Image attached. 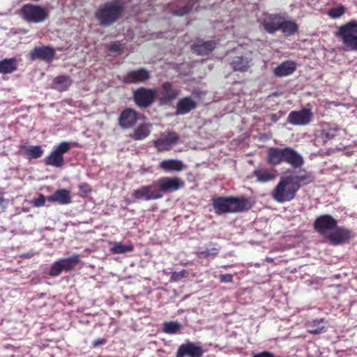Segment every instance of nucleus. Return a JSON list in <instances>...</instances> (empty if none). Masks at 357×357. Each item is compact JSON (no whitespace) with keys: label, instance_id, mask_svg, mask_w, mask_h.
<instances>
[{"label":"nucleus","instance_id":"nucleus-15","mask_svg":"<svg viewBox=\"0 0 357 357\" xmlns=\"http://www.w3.org/2000/svg\"><path fill=\"white\" fill-rule=\"evenodd\" d=\"M140 118V114L135 109L130 107H126L123 109L118 117V125L123 129H130L134 128Z\"/></svg>","mask_w":357,"mask_h":357},{"label":"nucleus","instance_id":"nucleus-48","mask_svg":"<svg viewBox=\"0 0 357 357\" xmlns=\"http://www.w3.org/2000/svg\"><path fill=\"white\" fill-rule=\"evenodd\" d=\"M107 342V340L106 339H104V338H98L97 340H95L93 342H92V346L93 347H97L100 345H102V344H105V343Z\"/></svg>","mask_w":357,"mask_h":357},{"label":"nucleus","instance_id":"nucleus-36","mask_svg":"<svg viewBox=\"0 0 357 357\" xmlns=\"http://www.w3.org/2000/svg\"><path fill=\"white\" fill-rule=\"evenodd\" d=\"M134 250V246L132 244L123 245L121 242H115L110 248L113 254H124Z\"/></svg>","mask_w":357,"mask_h":357},{"label":"nucleus","instance_id":"nucleus-43","mask_svg":"<svg viewBox=\"0 0 357 357\" xmlns=\"http://www.w3.org/2000/svg\"><path fill=\"white\" fill-rule=\"evenodd\" d=\"M191 6L188 4L185 5L182 8L175 10L173 11V14L178 16H183L190 13L191 10Z\"/></svg>","mask_w":357,"mask_h":357},{"label":"nucleus","instance_id":"nucleus-26","mask_svg":"<svg viewBox=\"0 0 357 357\" xmlns=\"http://www.w3.org/2000/svg\"><path fill=\"white\" fill-rule=\"evenodd\" d=\"M197 107V103L191 97L180 99L176 104V114L185 115Z\"/></svg>","mask_w":357,"mask_h":357},{"label":"nucleus","instance_id":"nucleus-23","mask_svg":"<svg viewBox=\"0 0 357 357\" xmlns=\"http://www.w3.org/2000/svg\"><path fill=\"white\" fill-rule=\"evenodd\" d=\"M299 170L295 172L294 175L288 176V178H290V181L294 183V185H298L299 189L301 188L302 185H308L313 182L314 176L312 172L307 171L305 169L298 168Z\"/></svg>","mask_w":357,"mask_h":357},{"label":"nucleus","instance_id":"nucleus-1","mask_svg":"<svg viewBox=\"0 0 357 357\" xmlns=\"http://www.w3.org/2000/svg\"><path fill=\"white\" fill-rule=\"evenodd\" d=\"M184 187L185 181L180 177L162 176L151 185L135 190L132 196L137 199L155 200L162 198L165 194L177 191Z\"/></svg>","mask_w":357,"mask_h":357},{"label":"nucleus","instance_id":"nucleus-50","mask_svg":"<svg viewBox=\"0 0 357 357\" xmlns=\"http://www.w3.org/2000/svg\"><path fill=\"white\" fill-rule=\"evenodd\" d=\"M4 202L5 199L3 198V194L0 193V208H1L3 206Z\"/></svg>","mask_w":357,"mask_h":357},{"label":"nucleus","instance_id":"nucleus-37","mask_svg":"<svg viewBox=\"0 0 357 357\" xmlns=\"http://www.w3.org/2000/svg\"><path fill=\"white\" fill-rule=\"evenodd\" d=\"M181 328L180 324L176 321H169L164 324L163 331L167 334L176 333Z\"/></svg>","mask_w":357,"mask_h":357},{"label":"nucleus","instance_id":"nucleus-12","mask_svg":"<svg viewBox=\"0 0 357 357\" xmlns=\"http://www.w3.org/2000/svg\"><path fill=\"white\" fill-rule=\"evenodd\" d=\"M181 90L170 82H165L160 86L157 99L160 105H168L180 96Z\"/></svg>","mask_w":357,"mask_h":357},{"label":"nucleus","instance_id":"nucleus-16","mask_svg":"<svg viewBox=\"0 0 357 357\" xmlns=\"http://www.w3.org/2000/svg\"><path fill=\"white\" fill-rule=\"evenodd\" d=\"M337 225V220L331 215L324 214L316 218L313 227L319 234L327 236Z\"/></svg>","mask_w":357,"mask_h":357},{"label":"nucleus","instance_id":"nucleus-29","mask_svg":"<svg viewBox=\"0 0 357 357\" xmlns=\"http://www.w3.org/2000/svg\"><path fill=\"white\" fill-rule=\"evenodd\" d=\"M338 129L337 128L327 127L322 129L316 136L319 143L325 144L327 142L333 139L337 135Z\"/></svg>","mask_w":357,"mask_h":357},{"label":"nucleus","instance_id":"nucleus-3","mask_svg":"<svg viewBox=\"0 0 357 357\" xmlns=\"http://www.w3.org/2000/svg\"><path fill=\"white\" fill-rule=\"evenodd\" d=\"M125 11V3L121 0L107 1L100 4L94 16L98 24L109 27L118 22Z\"/></svg>","mask_w":357,"mask_h":357},{"label":"nucleus","instance_id":"nucleus-41","mask_svg":"<svg viewBox=\"0 0 357 357\" xmlns=\"http://www.w3.org/2000/svg\"><path fill=\"white\" fill-rule=\"evenodd\" d=\"M78 188L79 190V195L80 197H86L92 192L91 185L86 182L80 183L78 185Z\"/></svg>","mask_w":357,"mask_h":357},{"label":"nucleus","instance_id":"nucleus-31","mask_svg":"<svg viewBox=\"0 0 357 357\" xmlns=\"http://www.w3.org/2000/svg\"><path fill=\"white\" fill-rule=\"evenodd\" d=\"M59 260L65 272H70L74 270L75 267L81 261L79 255L77 254H74L67 258H61Z\"/></svg>","mask_w":357,"mask_h":357},{"label":"nucleus","instance_id":"nucleus-13","mask_svg":"<svg viewBox=\"0 0 357 357\" xmlns=\"http://www.w3.org/2000/svg\"><path fill=\"white\" fill-rule=\"evenodd\" d=\"M179 135L174 131L167 130L160 134L159 138L153 142L154 147L159 152H164L172 149L179 140Z\"/></svg>","mask_w":357,"mask_h":357},{"label":"nucleus","instance_id":"nucleus-9","mask_svg":"<svg viewBox=\"0 0 357 357\" xmlns=\"http://www.w3.org/2000/svg\"><path fill=\"white\" fill-rule=\"evenodd\" d=\"M133 100L140 108H147L153 105L157 98L155 89L139 87L133 91Z\"/></svg>","mask_w":357,"mask_h":357},{"label":"nucleus","instance_id":"nucleus-20","mask_svg":"<svg viewBox=\"0 0 357 357\" xmlns=\"http://www.w3.org/2000/svg\"><path fill=\"white\" fill-rule=\"evenodd\" d=\"M256 181L265 183L275 180L277 176V170L266 167H258L252 172Z\"/></svg>","mask_w":357,"mask_h":357},{"label":"nucleus","instance_id":"nucleus-47","mask_svg":"<svg viewBox=\"0 0 357 357\" xmlns=\"http://www.w3.org/2000/svg\"><path fill=\"white\" fill-rule=\"evenodd\" d=\"M109 50L111 52H117L121 50V46L119 43L114 42L110 44Z\"/></svg>","mask_w":357,"mask_h":357},{"label":"nucleus","instance_id":"nucleus-30","mask_svg":"<svg viewBox=\"0 0 357 357\" xmlns=\"http://www.w3.org/2000/svg\"><path fill=\"white\" fill-rule=\"evenodd\" d=\"M151 125L149 123L140 124L136 129L134 130L133 132L130 135V138L135 141L144 139L151 133Z\"/></svg>","mask_w":357,"mask_h":357},{"label":"nucleus","instance_id":"nucleus-24","mask_svg":"<svg viewBox=\"0 0 357 357\" xmlns=\"http://www.w3.org/2000/svg\"><path fill=\"white\" fill-rule=\"evenodd\" d=\"M49 202L60 205H67L72 202L71 192L68 189L56 190L52 195L47 197Z\"/></svg>","mask_w":357,"mask_h":357},{"label":"nucleus","instance_id":"nucleus-21","mask_svg":"<svg viewBox=\"0 0 357 357\" xmlns=\"http://www.w3.org/2000/svg\"><path fill=\"white\" fill-rule=\"evenodd\" d=\"M282 19L283 16L280 14H269L261 23L267 33L273 34L280 31Z\"/></svg>","mask_w":357,"mask_h":357},{"label":"nucleus","instance_id":"nucleus-40","mask_svg":"<svg viewBox=\"0 0 357 357\" xmlns=\"http://www.w3.org/2000/svg\"><path fill=\"white\" fill-rule=\"evenodd\" d=\"M62 271H64L61 265V263L60 262V260H57L55 261L51 266V268L50 270L49 274L51 276H58L59 275Z\"/></svg>","mask_w":357,"mask_h":357},{"label":"nucleus","instance_id":"nucleus-6","mask_svg":"<svg viewBox=\"0 0 357 357\" xmlns=\"http://www.w3.org/2000/svg\"><path fill=\"white\" fill-rule=\"evenodd\" d=\"M335 36L341 38L344 50L357 51V21L351 20L341 25Z\"/></svg>","mask_w":357,"mask_h":357},{"label":"nucleus","instance_id":"nucleus-17","mask_svg":"<svg viewBox=\"0 0 357 357\" xmlns=\"http://www.w3.org/2000/svg\"><path fill=\"white\" fill-rule=\"evenodd\" d=\"M313 116L311 108L303 107L298 111L290 112L287 121L294 126H306L311 123Z\"/></svg>","mask_w":357,"mask_h":357},{"label":"nucleus","instance_id":"nucleus-25","mask_svg":"<svg viewBox=\"0 0 357 357\" xmlns=\"http://www.w3.org/2000/svg\"><path fill=\"white\" fill-rule=\"evenodd\" d=\"M297 68L296 63L293 61H285L279 64L273 70V74L277 77H283L293 74Z\"/></svg>","mask_w":357,"mask_h":357},{"label":"nucleus","instance_id":"nucleus-49","mask_svg":"<svg viewBox=\"0 0 357 357\" xmlns=\"http://www.w3.org/2000/svg\"><path fill=\"white\" fill-rule=\"evenodd\" d=\"M280 119V116L277 114H270V119L272 122L276 123Z\"/></svg>","mask_w":357,"mask_h":357},{"label":"nucleus","instance_id":"nucleus-5","mask_svg":"<svg viewBox=\"0 0 357 357\" xmlns=\"http://www.w3.org/2000/svg\"><path fill=\"white\" fill-rule=\"evenodd\" d=\"M287 176L280 179L271 192L272 198L278 203L292 201L299 190L298 185H294Z\"/></svg>","mask_w":357,"mask_h":357},{"label":"nucleus","instance_id":"nucleus-33","mask_svg":"<svg viewBox=\"0 0 357 357\" xmlns=\"http://www.w3.org/2000/svg\"><path fill=\"white\" fill-rule=\"evenodd\" d=\"M298 30V26L296 22L292 20H286L283 17L280 31H281L285 36H290L294 35Z\"/></svg>","mask_w":357,"mask_h":357},{"label":"nucleus","instance_id":"nucleus-7","mask_svg":"<svg viewBox=\"0 0 357 357\" xmlns=\"http://www.w3.org/2000/svg\"><path fill=\"white\" fill-rule=\"evenodd\" d=\"M20 17L29 23L38 24L45 21L49 17L47 8L39 5L26 3L19 11Z\"/></svg>","mask_w":357,"mask_h":357},{"label":"nucleus","instance_id":"nucleus-2","mask_svg":"<svg viewBox=\"0 0 357 357\" xmlns=\"http://www.w3.org/2000/svg\"><path fill=\"white\" fill-rule=\"evenodd\" d=\"M266 162L271 167H276L282 163L290 165L294 169L303 166V157L291 146L271 147L266 151Z\"/></svg>","mask_w":357,"mask_h":357},{"label":"nucleus","instance_id":"nucleus-34","mask_svg":"<svg viewBox=\"0 0 357 357\" xmlns=\"http://www.w3.org/2000/svg\"><path fill=\"white\" fill-rule=\"evenodd\" d=\"M20 149L24 150V155L28 159H36L40 158L44 151L42 147L39 145L38 146H26L24 145L20 146Z\"/></svg>","mask_w":357,"mask_h":357},{"label":"nucleus","instance_id":"nucleus-32","mask_svg":"<svg viewBox=\"0 0 357 357\" xmlns=\"http://www.w3.org/2000/svg\"><path fill=\"white\" fill-rule=\"evenodd\" d=\"M17 68V60L15 58L4 59L0 61V73L10 74Z\"/></svg>","mask_w":357,"mask_h":357},{"label":"nucleus","instance_id":"nucleus-44","mask_svg":"<svg viewBox=\"0 0 357 357\" xmlns=\"http://www.w3.org/2000/svg\"><path fill=\"white\" fill-rule=\"evenodd\" d=\"M46 199L47 198L43 194H40L38 198L32 201V203L33 206L40 207L45 206Z\"/></svg>","mask_w":357,"mask_h":357},{"label":"nucleus","instance_id":"nucleus-4","mask_svg":"<svg viewBox=\"0 0 357 357\" xmlns=\"http://www.w3.org/2000/svg\"><path fill=\"white\" fill-rule=\"evenodd\" d=\"M211 204L217 215L246 211L252 207L248 199L233 196H213L211 199Z\"/></svg>","mask_w":357,"mask_h":357},{"label":"nucleus","instance_id":"nucleus-10","mask_svg":"<svg viewBox=\"0 0 357 357\" xmlns=\"http://www.w3.org/2000/svg\"><path fill=\"white\" fill-rule=\"evenodd\" d=\"M71 148L68 142H62L47 156L44 162L46 165L55 167H61L64 165L63 155L68 153Z\"/></svg>","mask_w":357,"mask_h":357},{"label":"nucleus","instance_id":"nucleus-8","mask_svg":"<svg viewBox=\"0 0 357 357\" xmlns=\"http://www.w3.org/2000/svg\"><path fill=\"white\" fill-rule=\"evenodd\" d=\"M231 54H234L229 59V64L234 72H247L253 66V59L251 53L239 54L235 50H232Z\"/></svg>","mask_w":357,"mask_h":357},{"label":"nucleus","instance_id":"nucleus-18","mask_svg":"<svg viewBox=\"0 0 357 357\" xmlns=\"http://www.w3.org/2000/svg\"><path fill=\"white\" fill-rule=\"evenodd\" d=\"M204 354V350L202 347L187 341L178 347L176 357H202Z\"/></svg>","mask_w":357,"mask_h":357},{"label":"nucleus","instance_id":"nucleus-27","mask_svg":"<svg viewBox=\"0 0 357 357\" xmlns=\"http://www.w3.org/2000/svg\"><path fill=\"white\" fill-rule=\"evenodd\" d=\"M326 321L324 318L307 321L305 327L307 331L313 335L324 333L326 331Z\"/></svg>","mask_w":357,"mask_h":357},{"label":"nucleus","instance_id":"nucleus-35","mask_svg":"<svg viewBox=\"0 0 357 357\" xmlns=\"http://www.w3.org/2000/svg\"><path fill=\"white\" fill-rule=\"evenodd\" d=\"M72 83V79L67 75H59L53 79V84H54L55 88L59 91H65L68 90Z\"/></svg>","mask_w":357,"mask_h":357},{"label":"nucleus","instance_id":"nucleus-46","mask_svg":"<svg viewBox=\"0 0 357 357\" xmlns=\"http://www.w3.org/2000/svg\"><path fill=\"white\" fill-rule=\"evenodd\" d=\"M252 357H275V355L272 352L264 351L254 354Z\"/></svg>","mask_w":357,"mask_h":357},{"label":"nucleus","instance_id":"nucleus-11","mask_svg":"<svg viewBox=\"0 0 357 357\" xmlns=\"http://www.w3.org/2000/svg\"><path fill=\"white\" fill-rule=\"evenodd\" d=\"M151 78L150 72L144 68L130 70L123 76H117L118 80L125 84H139Z\"/></svg>","mask_w":357,"mask_h":357},{"label":"nucleus","instance_id":"nucleus-19","mask_svg":"<svg viewBox=\"0 0 357 357\" xmlns=\"http://www.w3.org/2000/svg\"><path fill=\"white\" fill-rule=\"evenodd\" d=\"M55 56V50L50 46L36 47L30 52L31 60L40 59L51 62Z\"/></svg>","mask_w":357,"mask_h":357},{"label":"nucleus","instance_id":"nucleus-22","mask_svg":"<svg viewBox=\"0 0 357 357\" xmlns=\"http://www.w3.org/2000/svg\"><path fill=\"white\" fill-rule=\"evenodd\" d=\"M217 45L218 43L215 40L204 41L203 39H198L192 45L191 49L197 55L205 56L211 53Z\"/></svg>","mask_w":357,"mask_h":357},{"label":"nucleus","instance_id":"nucleus-28","mask_svg":"<svg viewBox=\"0 0 357 357\" xmlns=\"http://www.w3.org/2000/svg\"><path fill=\"white\" fill-rule=\"evenodd\" d=\"M159 167L165 172H180L184 169L185 166L181 160L168 159L161 161Z\"/></svg>","mask_w":357,"mask_h":357},{"label":"nucleus","instance_id":"nucleus-39","mask_svg":"<svg viewBox=\"0 0 357 357\" xmlns=\"http://www.w3.org/2000/svg\"><path fill=\"white\" fill-rule=\"evenodd\" d=\"M345 13V8L343 6H339L337 7L330 9L328 12V15L333 19L339 18L343 15Z\"/></svg>","mask_w":357,"mask_h":357},{"label":"nucleus","instance_id":"nucleus-38","mask_svg":"<svg viewBox=\"0 0 357 357\" xmlns=\"http://www.w3.org/2000/svg\"><path fill=\"white\" fill-rule=\"evenodd\" d=\"M219 249L212 248L211 249L206 248L204 250H199L196 252L199 258H208L210 257H215L218 255Z\"/></svg>","mask_w":357,"mask_h":357},{"label":"nucleus","instance_id":"nucleus-42","mask_svg":"<svg viewBox=\"0 0 357 357\" xmlns=\"http://www.w3.org/2000/svg\"><path fill=\"white\" fill-rule=\"evenodd\" d=\"M188 275V272L186 270H182L181 271H174L172 273L171 279L174 281H178L183 278H185Z\"/></svg>","mask_w":357,"mask_h":357},{"label":"nucleus","instance_id":"nucleus-45","mask_svg":"<svg viewBox=\"0 0 357 357\" xmlns=\"http://www.w3.org/2000/svg\"><path fill=\"white\" fill-rule=\"evenodd\" d=\"M220 281L222 283L231 282L233 281V275L231 274L220 275Z\"/></svg>","mask_w":357,"mask_h":357},{"label":"nucleus","instance_id":"nucleus-14","mask_svg":"<svg viewBox=\"0 0 357 357\" xmlns=\"http://www.w3.org/2000/svg\"><path fill=\"white\" fill-rule=\"evenodd\" d=\"M354 236V234L351 230L337 225L331 232L328 234L326 238L331 245H337L348 243Z\"/></svg>","mask_w":357,"mask_h":357}]
</instances>
